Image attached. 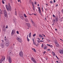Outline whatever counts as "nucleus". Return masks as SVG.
<instances>
[{"mask_svg": "<svg viewBox=\"0 0 63 63\" xmlns=\"http://www.w3.org/2000/svg\"><path fill=\"white\" fill-rule=\"evenodd\" d=\"M5 6L6 10L7 11H11V6H10V3H8V5H5Z\"/></svg>", "mask_w": 63, "mask_h": 63, "instance_id": "obj_1", "label": "nucleus"}, {"mask_svg": "<svg viewBox=\"0 0 63 63\" xmlns=\"http://www.w3.org/2000/svg\"><path fill=\"white\" fill-rule=\"evenodd\" d=\"M3 13L4 16L6 17H7L8 14H7V12L6 11V10L5 9L3 10Z\"/></svg>", "mask_w": 63, "mask_h": 63, "instance_id": "obj_2", "label": "nucleus"}, {"mask_svg": "<svg viewBox=\"0 0 63 63\" xmlns=\"http://www.w3.org/2000/svg\"><path fill=\"white\" fill-rule=\"evenodd\" d=\"M16 40L17 41H18L20 43H21V42H22V39H21V38H20V37H17L16 38Z\"/></svg>", "mask_w": 63, "mask_h": 63, "instance_id": "obj_3", "label": "nucleus"}, {"mask_svg": "<svg viewBox=\"0 0 63 63\" xmlns=\"http://www.w3.org/2000/svg\"><path fill=\"white\" fill-rule=\"evenodd\" d=\"M5 46H6V47H8L9 46V41H6L5 42Z\"/></svg>", "mask_w": 63, "mask_h": 63, "instance_id": "obj_4", "label": "nucleus"}, {"mask_svg": "<svg viewBox=\"0 0 63 63\" xmlns=\"http://www.w3.org/2000/svg\"><path fill=\"white\" fill-rule=\"evenodd\" d=\"M5 57H2V58H1V60H0V63H1L2 62V61H3V60H5Z\"/></svg>", "mask_w": 63, "mask_h": 63, "instance_id": "obj_5", "label": "nucleus"}, {"mask_svg": "<svg viewBox=\"0 0 63 63\" xmlns=\"http://www.w3.org/2000/svg\"><path fill=\"white\" fill-rule=\"evenodd\" d=\"M12 53L13 52L11 50L8 51V54L9 55H12Z\"/></svg>", "mask_w": 63, "mask_h": 63, "instance_id": "obj_6", "label": "nucleus"}, {"mask_svg": "<svg viewBox=\"0 0 63 63\" xmlns=\"http://www.w3.org/2000/svg\"><path fill=\"white\" fill-rule=\"evenodd\" d=\"M15 31L14 30H12V32L11 35L12 36H13L14 34H15Z\"/></svg>", "mask_w": 63, "mask_h": 63, "instance_id": "obj_7", "label": "nucleus"}, {"mask_svg": "<svg viewBox=\"0 0 63 63\" xmlns=\"http://www.w3.org/2000/svg\"><path fill=\"white\" fill-rule=\"evenodd\" d=\"M19 55L21 57L23 56V53L22 51H21L19 53Z\"/></svg>", "mask_w": 63, "mask_h": 63, "instance_id": "obj_8", "label": "nucleus"}, {"mask_svg": "<svg viewBox=\"0 0 63 63\" xmlns=\"http://www.w3.org/2000/svg\"><path fill=\"white\" fill-rule=\"evenodd\" d=\"M38 10L39 12V13L40 14H41V10L40 9V7H38Z\"/></svg>", "mask_w": 63, "mask_h": 63, "instance_id": "obj_9", "label": "nucleus"}, {"mask_svg": "<svg viewBox=\"0 0 63 63\" xmlns=\"http://www.w3.org/2000/svg\"><path fill=\"white\" fill-rule=\"evenodd\" d=\"M8 60H9V63H12V60H11V57H9V59H8Z\"/></svg>", "mask_w": 63, "mask_h": 63, "instance_id": "obj_10", "label": "nucleus"}, {"mask_svg": "<svg viewBox=\"0 0 63 63\" xmlns=\"http://www.w3.org/2000/svg\"><path fill=\"white\" fill-rule=\"evenodd\" d=\"M60 53L63 54V50H60L59 51Z\"/></svg>", "mask_w": 63, "mask_h": 63, "instance_id": "obj_11", "label": "nucleus"}, {"mask_svg": "<svg viewBox=\"0 0 63 63\" xmlns=\"http://www.w3.org/2000/svg\"><path fill=\"white\" fill-rule=\"evenodd\" d=\"M55 44V45L57 47H59V44L58 43H57L56 42Z\"/></svg>", "mask_w": 63, "mask_h": 63, "instance_id": "obj_12", "label": "nucleus"}, {"mask_svg": "<svg viewBox=\"0 0 63 63\" xmlns=\"http://www.w3.org/2000/svg\"><path fill=\"white\" fill-rule=\"evenodd\" d=\"M31 21L33 25V26H35V22L33 21L32 20H31Z\"/></svg>", "mask_w": 63, "mask_h": 63, "instance_id": "obj_13", "label": "nucleus"}, {"mask_svg": "<svg viewBox=\"0 0 63 63\" xmlns=\"http://www.w3.org/2000/svg\"><path fill=\"white\" fill-rule=\"evenodd\" d=\"M2 26H3V30H5V25H2Z\"/></svg>", "mask_w": 63, "mask_h": 63, "instance_id": "obj_14", "label": "nucleus"}, {"mask_svg": "<svg viewBox=\"0 0 63 63\" xmlns=\"http://www.w3.org/2000/svg\"><path fill=\"white\" fill-rule=\"evenodd\" d=\"M20 17L21 19L23 20L24 19V17L22 16H20Z\"/></svg>", "mask_w": 63, "mask_h": 63, "instance_id": "obj_15", "label": "nucleus"}, {"mask_svg": "<svg viewBox=\"0 0 63 63\" xmlns=\"http://www.w3.org/2000/svg\"><path fill=\"white\" fill-rule=\"evenodd\" d=\"M55 19L57 22V21H58V18H57V17H56Z\"/></svg>", "mask_w": 63, "mask_h": 63, "instance_id": "obj_16", "label": "nucleus"}, {"mask_svg": "<svg viewBox=\"0 0 63 63\" xmlns=\"http://www.w3.org/2000/svg\"><path fill=\"white\" fill-rule=\"evenodd\" d=\"M32 49L34 51V52H36V49L35 48H32Z\"/></svg>", "mask_w": 63, "mask_h": 63, "instance_id": "obj_17", "label": "nucleus"}, {"mask_svg": "<svg viewBox=\"0 0 63 63\" xmlns=\"http://www.w3.org/2000/svg\"><path fill=\"white\" fill-rule=\"evenodd\" d=\"M39 37L40 38H43V36L41 35V34H39Z\"/></svg>", "mask_w": 63, "mask_h": 63, "instance_id": "obj_18", "label": "nucleus"}, {"mask_svg": "<svg viewBox=\"0 0 63 63\" xmlns=\"http://www.w3.org/2000/svg\"><path fill=\"white\" fill-rule=\"evenodd\" d=\"M35 37H34L33 38H32V40L33 41V43H34V42H35V41H34V39H35Z\"/></svg>", "mask_w": 63, "mask_h": 63, "instance_id": "obj_19", "label": "nucleus"}, {"mask_svg": "<svg viewBox=\"0 0 63 63\" xmlns=\"http://www.w3.org/2000/svg\"><path fill=\"white\" fill-rule=\"evenodd\" d=\"M27 26L28 27H30V24L29 23H28L27 24Z\"/></svg>", "mask_w": 63, "mask_h": 63, "instance_id": "obj_20", "label": "nucleus"}, {"mask_svg": "<svg viewBox=\"0 0 63 63\" xmlns=\"http://www.w3.org/2000/svg\"><path fill=\"white\" fill-rule=\"evenodd\" d=\"M31 60L32 61H33L34 60V58L33 57H32L31 58Z\"/></svg>", "mask_w": 63, "mask_h": 63, "instance_id": "obj_21", "label": "nucleus"}, {"mask_svg": "<svg viewBox=\"0 0 63 63\" xmlns=\"http://www.w3.org/2000/svg\"><path fill=\"white\" fill-rule=\"evenodd\" d=\"M56 22L55 20L53 19V23H55Z\"/></svg>", "mask_w": 63, "mask_h": 63, "instance_id": "obj_22", "label": "nucleus"}, {"mask_svg": "<svg viewBox=\"0 0 63 63\" xmlns=\"http://www.w3.org/2000/svg\"><path fill=\"white\" fill-rule=\"evenodd\" d=\"M52 53H53V56H55V53H54L53 52Z\"/></svg>", "mask_w": 63, "mask_h": 63, "instance_id": "obj_23", "label": "nucleus"}, {"mask_svg": "<svg viewBox=\"0 0 63 63\" xmlns=\"http://www.w3.org/2000/svg\"><path fill=\"white\" fill-rule=\"evenodd\" d=\"M33 62L34 63H36V60L35 59H34V60L33 61Z\"/></svg>", "mask_w": 63, "mask_h": 63, "instance_id": "obj_24", "label": "nucleus"}, {"mask_svg": "<svg viewBox=\"0 0 63 63\" xmlns=\"http://www.w3.org/2000/svg\"><path fill=\"white\" fill-rule=\"evenodd\" d=\"M37 41L38 43H40V41L39 40H37Z\"/></svg>", "mask_w": 63, "mask_h": 63, "instance_id": "obj_25", "label": "nucleus"}, {"mask_svg": "<svg viewBox=\"0 0 63 63\" xmlns=\"http://www.w3.org/2000/svg\"><path fill=\"white\" fill-rule=\"evenodd\" d=\"M31 33H30L29 34V37H31Z\"/></svg>", "mask_w": 63, "mask_h": 63, "instance_id": "obj_26", "label": "nucleus"}, {"mask_svg": "<svg viewBox=\"0 0 63 63\" xmlns=\"http://www.w3.org/2000/svg\"><path fill=\"white\" fill-rule=\"evenodd\" d=\"M1 46L2 47H4V44H1Z\"/></svg>", "mask_w": 63, "mask_h": 63, "instance_id": "obj_27", "label": "nucleus"}, {"mask_svg": "<svg viewBox=\"0 0 63 63\" xmlns=\"http://www.w3.org/2000/svg\"><path fill=\"white\" fill-rule=\"evenodd\" d=\"M27 41H28V42H29L30 41V40H29V39L28 38H27Z\"/></svg>", "mask_w": 63, "mask_h": 63, "instance_id": "obj_28", "label": "nucleus"}, {"mask_svg": "<svg viewBox=\"0 0 63 63\" xmlns=\"http://www.w3.org/2000/svg\"><path fill=\"white\" fill-rule=\"evenodd\" d=\"M24 16L25 17H27V16H26V15H25V14H24Z\"/></svg>", "mask_w": 63, "mask_h": 63, "instance_id": "obj_29", "label": "nucleus"}, {"mask_svg": "<svg viewBox=\"0 0 63 63\" xmlns=\"http://www.w3.org/2000/svg\"><path fill=\"white\" fill-rule=\"evenodd\" d=\"M4 1H3V0H2V3L3 4H5V2H4Z\"/></svg>", "mask_w": 63, "mask_h": 63, "instance_id": "obj_30", "label": "nucleus"}, {"mask_svg": "<svg viewBox=\"0 0 63 63\" xmlns=\"http://www.w3.org/2000/svg\"><path fill=\"white\" fill-rule=\"evenodd\" d=\"M10 1V3H12L13 2V1H12V0H9Z\"/></svg>", "mask_w": 63, "mask_h": 63, "instance_id": "obj_31", "label": "nucleus"}, {"mask_svg": "<svg viewBox=\"0 0 63 63\" xmlns=\"http://www.w3.org/2000/svg\"><path fill=\"white\" fill-rule=\"evenodd\" d=\"M41 10L42 11V12H44V10H43V6L42 7Z\"/></svg>", "mask_w": 63, "mask_h": 63, "instance_id": "obj_32", "label": "nucleus"}, {"mask_svg": "<svg viewBox=\"0 0 63 63\" xmlns=\"http://www.w3.org/2000/svg\"><path fill=\"white\" fill-rule=\"evenodd\" d=\"M52 16L53 17H56V16H55L54 15H53Z\"/></svg>", "mask_w": 63, "mask_h": 63, "instance_id": "obj_33", "label": "nucleus"}, {"mask_svg": "<svg viewBox=\"0 0 63 63\" xmlns=\"http://www.w3.org/2000/svg\"><path fill=\"white\" fill-rule=\"evenodd\" d=\"M47 47L46 46L45 47H44V49H47Z\"/></svg>", "mask_w": 63, "mask_h": 63, "instance_id": "obj_34", "label": "nucleus"}, {"mask_svg": "<svg viewBox=\"0 0 63 63\" xmlns=\"http://www.w3.org/2000/svg\"><path fill=\"white\" fill-rule=\"evenodd\" d=\"M33 44L34 45H35V46H37V45H36V43H35V42L34 43V42H33Z\"/></svg>", "mask_w": 63, "mask_h": 63, "instance_id": "obj_35", "label": "nucleus"}, {"mask_svg": "<svg viewBox=\"0 0 63 63\" xmlns=\"http://www.w3.org/2000/svg\"><path fill=\"white\" fill-rule=\"evenodd\" d=\"M36 36V34H34L33 35V37H35Z\"/></svg>", "mask_w": 63, "mask_h": 63, "instance_id": "obj_36", "label": "nucleus"}, {"mask_svg": "<svg viewBox=\"0 0 63 63\" xmlns=\"http://www.w3.org/2000/svg\"><path fill=\"white\" fill-rule=\"evenodd\" d=\"M25 21H26L27 22V21H28V19H25Z\"/></svg>", "mask_w": 63, "mask_h": 63, "instance_id": "obj_37", "label": "nucleus"}, {"mask_svg": "<svg viewBox=\"0 0 63 63\" xmlns=\"http://www.w3.org/2000/svg\"><path fill=\"white\" fill-rule=\"evenodd\" d=\"M15 15H16H16H17V13H16V11H15Z\"/></svg>", "mask_w": 63, "mask_h": 63, "instance_id": "obj_38", "label": "nucleus"}, {"mask_svg": "<svg viewBox=\"0 0 63 63\" xmlns=\"http://www.w3.org/2000/svg\"><path fill=\"white\" fill-rule=\"evenodd\" d=\"M47 45L48 46H49V47H50L51 46V45L50 44H47Z\"/></svg>", "mask_w": 63, "mask_h": 63, "instance_id": "obj_39", "label": "nucleus"}, {"mask_svg": "<svg viewBox=\"0 0 63 63\" xmlns=\"http://www.w3.org/2000/svg\"><path fill=\"white\" fill-rule=\"evenodd\" d=\"M44 47V44H42V45L41 46V47Z\"/></svg>", "mask_w": 63, "mask_h": 63, "instance_id": "obj_40", "label": "nucleus"}, {"mask_svg": "<svg viewBox=\"0 0 63 63\" xmlns=\"http://www.w3.org/2000/svg\"><path fill=\"white\" fill-rule=\"evenodd\" d=\"M50 3L51 4H52V3H53V2H52V1H50Z\"/></svg>", "mask_w": 63, "mask_h": 63, "instance_id": "obj_41", "label": "nucleus"}, {"mask_svg": "<svg viewBox=\"0 0 63 63\" xmlns=\"http://www.w3.org/2000/svg\"><path fill=\"white\" fill-rule=\"evenodd\" d=\"M6 28H8V26L6 25Z\"/></svg>", "mask_w": 63, "mask_h": 63, "instance_id": "obj_42", "label": "nucleus"}, {"mask_svg": "<svg viewBox=\"0 0 63 63\" xmlns=\"http://www.w3.org/2000/svg\"><path fill=\"white\" fill-rule=\"evenodd\" d=\"M16 33L17 34H19V32H18V31H16Z\"/></svg>", "mask_w": 63, "mask_h": 63, "instance_id": "obj_43", "label": "nucleus"}, {"mask_svg": "<svg viewBox=\"0 0 63 63\" xmlns=\"http://www.w3.org/2000/svg\"><path fill=\"white\" fill-rule=\"evenodd\" d=\"M33 9L34 11H35V8H34V7H33Z\"/></svg>", "mask_w": 63, "mask_h": 63, "instance_id": "obj_44", "label": "nucleus"}, {"mask_svg": "<svg viewBox=\"0 0 63 63\" xmlns=\"http://www.w3.org/2000/svg\"><path fill=\"white\" fill-rule=\"evenodd\" d=\"M47 50L48 51V50H49V51H50V49H47Z\"/></svg>", "mask_w": 63, "mask_h": 63, "instance_id": "obj_45", "label": "nucleus"}, {"mask_svg": "<svg viewBox=\"0 0 63 63\" xmlns=\"http://www.w3.org/2000/svg\"><path fill=\"white\" fill-rule=\"evenodd\" d=\"M32 5L33 6V7H34V4H33V3H32Z\"/></svg>", "mask_w": 63, "mask_h": 63, "instance_id": "obj_46", "label": "nucleus"}, {"mask_svg": "<svg viewBox=\"0 0 63 63\" xmlns=\"http://www.w3.org/2000/svg\"><path fill=\"white\" fill-rule=\"evenodd\" d=\"M2 43H4V40H1Z\"/></svg>", "mask_w": 63, "mask_h": 63, "instance_id": "obj_47", "label": "nucleus"}, {"mask_svg": "<svg viewBox=\"0 0 63 63\" xmlns=\"http://www.w3.org/2000/svg\"><path fill=\"white\" fill-rule=\"evenodd\" d=\"M53 2L55 3V0H53Z\"/></svg>", "mask_w": 63, "mask_h": 63, "instance_id": "obj_48", "label": "nucleus"}, {"mask_svg": "<svg viewBox=\"0 0 63 63\" xmlns=\"http://www.w3.org/2000/svg\"><path fill=\"white\" fill-rule=\"evenodd\" d=\"M36 1H35L34 2V4L35 5H36Z\"/></svg>", "mask_w": 63, "mask_h": 63, "instance_id": "obj_49", "label": "nucleus"}, {"mask_svg": "<svg viewBox=\"0 0 63 63\" xmlns=\"http://www.w3.org/2000/svg\"><path fill=\"white\" fill-rule=\"evenodd\" d=\"M57 59H58V60H60V59L59 58H58V57H57Z\"/></svg>", "mask_w": 63, "mask_h": 63, "instance_id": "obj_50", "label": "nucleus"}, {"mask_svg": "<svg viewBox=\"0 0 63 63\" xmlns=\"http://www.w3.org/2000/svg\"><path fill=\"white\" fill-rule=\"evenodd\" d=\"M40 42H44V41H42V40H41L40 41Z\"/></svg>", "mask_w": 63, "mask_h": 63, "instance_id": "obj_51", "label": "nucleus"}, {"mask_svg": "<svg viewBox=\"0 0 63 63\" xmlns=\"http://www.w3.org/2000/svg\"><path fill=\"white\" fill-rule=\"evenodd\" d=\"M45 53H46V51L44 52H43V53H44V54H45Z\"/></svg>", "mask_w": 63, "mask_h": 63, "instance_id": "obj_52", "label": "nucleus"}, {"mask_svg": "<svg viewBox=\"0 0 63 63\" xmlns=\"http://www.w3.org/2000/svg\"><path fill=\"white\" fill-rule=\"evenodd\" d=\"M58 6V4H57L56 5V7H57V6Z\"/></svg>", "mask_w": 63, "mask_h": 63, "instance_id": "obj_53", "label": "nucleus"}, {"mask_svg": "<svg viewBox=\"0 0 63 63\" xmlns=\"http://www.w3.org/2000/svg\"><path fill=\"white\" fill-rule=\"evenodd\" d=\"M17 1L18 2H20V0H17Z\"/></svg>", "mask_w": 63, "mask_h": 63, "instance_id": "obj_54", "label": "nucleus"}, {"mask_svg": "<svg viewBox=\"0 0 63 63\" xmlns=\"http://www.w3.org/2000/svg\"><path fill=\"white\" fill-rule=\"evenodd\" d=\"M34 27H37V25H34Z\"/></svg>", "mask_w": 63, "mask_h": 63, "instance_id": "obj_55", "label": "nucleus"}, {"mask_svg": "<svg viewBox=\"0 0 63 63\" xmlns=\"http://www.w3.org/2000/svg\"><path fill=\"white\" fill-rule=\"evenodd\" d=\"M37 6L38 7L39 6H40V5H39V4H38L37 5Z\"/></svg>", "mask_w": 63, "mask_h": 63, "instance_id": "obj_56", "label": "nucleus"}, {"mask_svg": "<svg viewBox=\"0 0 63 63\" xmlns=\"http://www.w3.org/2000/svg\"><path fill=\"white\" fill-rule=\"evenodd\" d=\"M62 13H63V9L62 10Z\"/></svg>", "mask_w": 63, "mask_h": 63, "instance_id": "obj_57", "label": "nucleus"}, {"mask_svg": "<svg viewBox=\"0 0 63 63\" xmlns=\"http://www.w3.org/2000/svg\"><path fill=\"white\" fill-rule=\"evenodd\" d=\"M52 45H51V46H50V47H52Z\"/></svg>", "mask_w": 63, "mask_h": 63, "instance_id": "obj_58", "label": "nucleus"}, {"mask_svg": "<svg viewBox=\"0 0 63 63\" xmlns=\"http://www.w3.org/2000/svg\"><path fill=\"white\" fill-rule=\"evenodd\" d=\"M28 14H29V15H30V16L32 15V14H29V13Z\"/></svg>", "mask_w": 63, "mask_h": 63, "instance_id": "obj_59", "label": "nucleus"}, {"mask_svg": "<svg viewBox=\"0 0 63 63\" xmlns=\"http://www.w3.org/2000/svg\"><path fill=\"white\" fill-rule=\"evenodd\" d=\"M31 0H29V2L30 3H31Z\"/></svg>", "mask_w": 63, "mask_h": 63, "instance_id": "obj_60", "label": "nucleus"}, {"mask_svg": "<svg viewBox=\"0 0 63 63\" xmlns=\"http://www.w3.org/2000/svg\"><path fill=\"white\" fill-rule=\"evenodd\" d=\"M45 19L46 20H47V18H46V17L45 18Z\"/></svg>", "mask_w": 63, "mask_h": 63, "instance_id": "obj_61", "label": "nucleus"}, {"mask_svg": "<svg viewBox=\"0 0 63 63\" xmlns=\"http://www.w3.org/2000/svg\"><path fill=\"white\" fill-rule=\"evenodd\" d=\"M6 38H4V40H5V41H6Z\"/></svg>", "mask_w": 63, "mask_h": 63, "instance_id": "obj_62", "label": "nucleus"}, {"mask_svg": "<svg viewBox=\"0 0 63 63\" xmlns=\"http://www.w3.org/2000/svg\"><path fill=\"white\" fill-rule=\"evenodd\" d=\"M28 35H27V38H28Z\"/></svg>", "mask_w": 63, "mask_h": 63, "instance_id": "obj_63", "label": "nucleus"}, {"mask_svg": "<svg viewBox=\"0 0 63 63\" xmlns=\"http://www.w3.org/2000/svg\"><path fill=\"white\" fill-rule=\"evenodd\" d=\"M37 38V39H39V40H41L39 38Z\"/></svg>", "mask_w": 63, "mask_h": 63, "instance_id": "obj_64", "label": "nucleus"}]
</instances>
